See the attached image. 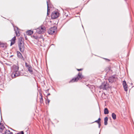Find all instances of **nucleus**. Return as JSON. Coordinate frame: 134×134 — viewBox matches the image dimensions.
Instances as JSON below:
<instances>
[{
	"mask_svg": "<svg viewBox=\"0 0 134 134\" xmlns=\"http://www.w3.org/2000/svg\"><path fill=\"white\" fill-rule=\"evenodd\" d=\"M24 39L22 37H20L19 39L18 46L19 50L21 52H23L24 50Z\"/></svg>",
	"mask_w": 134,
	"mask_h": 134,
	"instance_id": "1",
	"label": "nucleus"
},
{
	"mask_svg": "<svg viewBox=\"0 0 134 134\" xmlns=\"http://www.w3.org/2000/svg\"><path fill=\"white\" fill-rule=\"evenodd\" d=\"M84 78L83 76L82 75L81 72H79L77 76L72 78L69 82L70 83L77 82L78 80H80Z\"/></svg>",
	"mask_w": 134,
	"mask_h": 134,
	"instance_id": "2",
	"label": "nucleus"
},
{
	"mask_svg": "<svg viewBox=\"0 0 134 134\" xmlns=\"http://www.w3.org/2000/svg\"><path fill=\"white\" fill-rule=\"evenodd\" d=\"M46 31V28L44 26L39 27L36 29V32L39 34L43 33Z\"/></svg>",
	"mask_w": 134,
	"mask_h": 134,
	"instance_id": "3",
	"label": "nucleus"
},
{
	"mask_svg": "<svg viewBox=\"0 0 134 134\" xmlns=\"http://www.w3.org/2000/svg\"><path fill=\"white\" fill-rule=\"evenodd\" d=\"M108 85L107 82L104 81L102 83L101 85L99 86V88L100 89L106 90L108 87Z\"/></svg>",
	"mask_w": 134,
	"mask_h": 134,
	"instance_id": "4",
	"label": "nucleus"
},
{
	"mask_svg": "<svg viewBox=\"0 0 134 134\" xmlns=\"http://www.w3.org/2000/svg\"><path fill=\"white\" fill-rule=\"evenodd\" d=\"M56 30V27L55 26H54L49 29L48 32L49 34L52 35L55 32Z\"/></svg>",
	"mask_w": 134,
	"mask_h": 134,
	"instance_id": "5",
	"label": "nucleus"
},
{
	"mask_svg": "<svg viewBox=\"0 0 134 134\" xmlns=\"http://www.w3.org/2000/svg\"><path fill=\"white\" fill-rule=\"evenodd\" d=\"M59 16V13L57 12H53L51 14V17L52 19H55Z\"/></svg>",
	"mask_w": 134,
	"mask_h": 134,
	"instance_id": "6",
	"label": "nucleus"
},
{
	"mask_svg": "<svg viewBox=\"0 0 134 134\" xmlns=\"http://www.w3.org/2000/svg\"><path fill=\"white\" fill-rule=\"evenodd\" d=\"M20 75V73L18 71H13L11 75L12 78H15L19 76Z\"/></svg>",
	"mask_w": 134,
	"mask_h": 134,
	"instance_id": "7",
	"label": "nucleus"
},
{
	"mask_svg": "<svg viewBox=\"0 0 134 134\" xmlns=\"http://www.w3.org/2000/svg\"><path fill=\"white\" fill-rule=\"evenodd\" d=\"M116 79V78L115 77V76L113 75L109 77L108 80L109 82L112 83L115 81Z\"/></svg>",
	"mask_w": 134,
	"mask_h": 134,
	"instance_id": "8",
	"label": "nucleus"
},
{
	"mask_svg": "<svg viewBox=\"0 0 134 134\" xmlns=\"http://www.w3.org/2000/svg\"><path fill=\"white\" fill-rule=\"evenodd\" d=\"M6 130V129L4 125L0 123V132L2 133Z\"/></svg>",
	"mask_w": 134,
	"mask_h": 134,
	"instance_id": "9",
	"label": "nucleus"
},
{
	"mask_svg": "<svg viewBox=\"0 0 134 134\" xmlns=\"http://www.w3.org/2000/svg\"><path fill=\"white\" fill-rule=\"evenodd\" d=\"M17 56L19 59L22 60L23 61L25 60V59L24 57L23 56L21 53L18 51L16 52Z\"/></svg>",
	"mask_w": 134,
	"mask_h": 134,
	"instance_id": "10",
	"label": "nucleus"
},
{
	"mask_svg": "<svg viewBox=\"0 0 134 134\" xmlns=\"http://www.w3.org/2000/svg\"><path fill=\"white\" fill-rule=\"evenodd\" d=\"M122 84L124 90L125 91H127V84L126 81L125 80H124L123 81Z\"/></svg>",
	"mask_w": 134,
	"mask_h": 134,
	"instance_id": "11",
	"label": "nucleus"
},
{
	"mask_svg": "<svg viewBox=\"0 0 134 134\" xmlns=\"http://www.w3.org/2000/svg\"><path fill=\"white\" fill-rule=\"evenodd\" d=\"M7 44L6 43H0V47L4 49H5L7 47Z\"/></svg>",
	"mask_w": 134,
	"mask_h": 134,
	"instance_id": "12",
	"label": "nucleus"
},
{
	"mask_svg": "<svg viewBox=\"0 0 134 134\" xmlns=\"http://www.w3.org/2000/svg\"><path fill=\"white\" fill-rule=\"evenodd\" d=\"M16 40V37L15 36L12 38L11 40L10 41H11L10 45V46H12V45L14 44L15 43Z\"/></svg>",
	"mask_w": 134,
	"mask_h": 134,
	"instance_id": "13",
	"label": "nucleus"
},
{
	"mask_svg": "<svg viewBox=\"0 0 134 134\" xmlns=\"http://www.w3.org/2000/svg\"><path fill=\"white\" fill-rule=\"evenodd\" d=\"M13 71H18L19 67L18 66L14 65L13 66Z\"/></svg>",
	"mask_w": 134,
	"mask_h": 134,
	"instance_id": "14",
	"label": "nucleus"
},
{
	"mask_svg": "<svg viewBox=\"0 0 134 134\" xmlns=\"http://www.w3.org/2000/svg\"><path fill=\"white\" fill-rule=\"evenodd\" d=\"M3 134H13L12 132H10L9 130H6L2 133Z\"/></svg>",
	"mask_w": 134,
	"mask_h": 134,
	"instance_id": "15",
	"label": "nucleus"
},
{
	"mask_svg": "<svg viewBox=\"0 0 134 134\" xmlns=\"http://www.w3.org/2000/svg\"><path fill=\"white\" fill-rule=\"evenodd\" d=\"M32 38L35 39L37 40H38L40 37L38 36L36 34H34L33 35L31 36Z\"/></svg>",
	"mask_w": 134,
	"mask_h": 134,
	"instance_id": "16",
	"label": "nucleus"
},
{
	"mask_svg": "<svg viewBox=\"0 0 134 134\" xmlns=\"http://www.w3.org/2000/svg\"><path fill=\"white\" fill-rule=\"evenodd\" d=\"M28 70L30 72L31 74H33V71L32 70V68L31 66L30 65L28 67Z\"/></svg>",
	"mask_w": 134,
	"mask_h": 134,
	"instance_id": "17",
	"label": "nucleus"
},
{
	"mask_svg": "<svg viewBox=\"0 0 134 134\" xmlns=\"http://www.w3.org/2000/svg\"><path fill=\"white\" fill-rule=\"evenodd\" d=\"M40 95L41 97L40 98V102L42 104L43 103V99L42 98V96L41 93L40 94Z\"/></svg>",
	"mask_w": 134,
	"mask_h": 134,
	"instance_id": "18",
	"label": "nucleus"
},
{
	"mask_svg": "<svg viewBox=\"0 0 134 134\" xmlns=\"http://www.w3.org/2000/svg\"><path fill=\"white\" fill-rule=\"evenodd\" d=\"M108 118L107 117H105L104 119V124L105 125H106L108 124L107 121Z\"/></svg>",
	"mask_w": 134,
	"mask_h": 134,
	"instance_id": "19",
	"label": "nucleus"
},
{
	"mask_svg": "<svg viewBox=\"0 0 134 134\" xmlns=\"http://www.w3.org/2000/svg\"><path fill=\"white\" fill-rule=\"evenodd\" d=\"M33 32L31 30H28L26 32L27 34L28 35H30L33 34Z\"/></svg>",
	"mask_w": 134,
	"mask_h": 134,
	"instance_id": "20",
	"label": "nucleus"
},
{
	"mask_svg": "<svg viewBox=\"0 0 134 134\" xmlns=\"http://www.w3.org/2000/svg\"><path fill=\"white\" fill-rule=\"evenodd\" d=\"M112 117L113 119L114 120H115L116 119V115L114 113H113L112 114Z\"/></svg>",
	"mask_w": 134,
	"mask_h": 134,
	"instance_id": "21",
	"label": "nucleus"
},
{
	"mask_svg": "<svg viewBox=\"0 0 134 134\" xmlns=\"http://www.w3.org/2000/svg\"><path fill=\"white\" fill-rule=\"evenodd\" d=\"M109 113V111L108 109L107 108H105L104 110V114H108Z\"/></svg>",
	"mask_w": 134,
	"mask_h": 134,
	"instance_id": "22",
	"label": "nucleus"
},
{
	"mask_svg": "<svg viewBox=\"0 0 134 134\" xmlns=\"http://www.w3.org/2000/svg\"><path fill=\"white\" fill-rule=\"evenodd\" d=\"M47 15H48V11H49V10H50V9H48V1H47Z\"/></svg>",
	"mask_w": 134,
	"mask_h": 134,
	"instance_id": "23",
	"label": "nucleus"
},
{
	"mask_svg": "<svg viewBox=\"0 0 134 134\" xmlns=\"http://www.w3.org/2000/svg\"><path fill=\"white\" fill-rule=\"evenodd\" d=\"M15 33L16 34V36H19L20 35V34L19 32V31H18V32H17V31H15Z\"/></svg>",
	"mask_w": 134,
	"mask_h": 134,
	"instance_id": "24",
	"label": "nucleus"
},
{
	"mask_svg": "<svg viewBox=\"0 0 134 134\" xmlns=\"http://www.w3.org/2000/svg\"><path fill=\"white\" fill-rule=\"evenodd\" d=\"M17 134H24V132L23 131H21L18 133Z\"/></svg>",
	"mask_w": 134,
	"mask_h": 134,
	"instance_id": "25",
	"label": "nucleus"
},
{
	"mask_svg": "<svg viewBox=\"0 0 134 134\" xmlns=\"http://www.w3.org/2000/svg\"><path fill=\"white\" fill-rule=\"evenodd\" d=\"M47 100H46V102H47L48 103V105L49 104V103L50 102V100L48 99V97H47Z\"/></svg>",
	"mask_w": 134,
	"mask_h": 134,
	"instance_id": "26",
	"label": "nucleus"
},
{
	"mask_svg": "<svg viewBox=\"0 0 134 134\" xmlns=\"http://www.w3.org/2000/svg\"><path fill=\"white\" fill-rule=\"evenodd\" d=\"M94 122H96L98 124H99V123H100V122L99 121H98V120H97L95 121Z\"/></svg>",
	"mask_w": 134,
	"mask_h": 134,
	"instance_id": "27",
	"label": "nucleus"
},
{
	"mask_svg": "<svg viewBox=\"0 0 134 134\" xmlns=\"http://www.w3.org/2000/svg\"><path fill=\"white\" fill-rule=\"evenodd\" d=\"M25 64V66L26 67L28 68L29 66L30 65H27V64L26 63Z\"/></svg>",
	"mask_w": 134,
	"mask_h": 134,
	"instance_id": "28",
	"label": "nucleus"
},
{
	"mask_svg": "<svg viewBox=\"0 0 134 134\" xmlns=\"http://www.w3.org/2000/svg\"><path fill=\"white\" fill-rule=\"evenodd\" d=\"M78 71H82L83 70V69H76Z\"/></svg>",
	"mask_w": 134,
	"mask_h": 134,
	"instance_id": "29",
	"label": "nucleus"
},
{
	"mask_svg": "<svg viewBox=\"0 0 134 134\" xmlns=\"http://www.w3.org/2000/svg\"><path fill=\"white\" fill-rule=\"evenodd\" d=\"M98 125H99V128L100 127V126L101 125V123H100V122L99 123V124H98Z\"/></svg>",
	"mask_w": 134,
	"mask_h": 134,
	"instance_id": "30",
	"label": "nucleus"
},
{
	"mask_svg": "<svg viewBox=\"0 0 134 134\" xmlns=\"http://www.w3.org/2000/svg\"><path fill=\"white\" fill-rule=\"evenodd\" d=\"M98 121H100L101 120V119L100 118H99L98 119Z\"/></svg>",
	"mask_w": 134,
	"mask_h": 134,
	"instance_id": "31",
	"label": "nucleus"
},
{
	"mask_svg": "<svg viewBox=\"0 0 134 134\" xmlns=\"http://www.w3.org/2000/svg\"><path fill=\"white\" fill-rule=\"evenodd\" d=\"M104 59H105V60H108V61H110V60L109 59L106 58H104Z\"/></svg>",
	"mask_w": 134,
	"mask_h": 134,
	"instance_id": "32",
	"label": "nucleus"
},
{
	"mask_svg": "<svg viewBox=\"0 0 134 134\" xmlns=\"http://www.w3.org/2000/svg\"><path fill=\"white\" fill-rule=\"evenodd\" d=\"M50 95V93H48V94H47V96H49V95Z\"/></svg>",
	"mask_w": 134,
	"mask_h": 134,
	"instance_id": "33",
	"label": "nucleus"
},
{
	"mask_svg": "<svg viewBox=\"0 0 134 134\" xmlns=\"http://www.w3.org/2000/svg\"><path fill=\"white\" fill-rule=\"evenodd\" d=\"M25 40H26L27 39V38L26 37H25Z\"/></svg>",
	"mask_w": 134,
	"mask_h": 134,
	"instance_id": "34",
	"label": "nucleus"
},
{
	"mask_svg": "<svg viewBox=\"0 0 134 134\" xmlns=\"http://www.w3.org/2000/svg\"><path fill=\"white\" fill-rule=\"evenodd\" d=\"M1 78H1V77H0V79H1Z\"/></svg>",
	"mask_w": 134,
	"mask_h": 134,
	"instance_id": "35",
	"label": "nucleus"
}]
</instances>
